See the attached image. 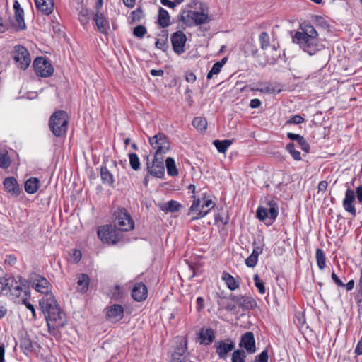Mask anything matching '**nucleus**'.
Masks as SVG:
<instances>
[{"label":"nucleus","instance_id":"f257e3e1","mask_svg":"<svg viewBox=\"0 0 362 362\" xmlns=\"http://www.w3.org/2000/svg\"><path fill=\"white\" fill-rule=\"evenodd\" d=\"M40 309L45 315L49 331L63 327L66 318L64 313L61 310L54 296L51 294L40 300Z\"/></svg>","mask_w":362,"mask_h":362},{"label":"nucleus","instance_id":"f03ea898","mask_svg":"<svg viewBox=\"0 0 362 362\" xmlns=\"http://www.w3.org/2000/svg\"><path fill=\"white\" fill-rule=\"evenodd\" d=\"M300 28L301 31L296 33L293 40L305 52L311 56L324 49V45L317 38V32L313 25H303Z\"/></svg>","mask_w":362,"mask_h":362},{"label":"nucleus","instance_id":"7ed1b4c3","mask_svg":"<svg viewBox=\"0 0 362 362\" xmlns=\"http://www.w3.org/2000/svg\"><path fill=\"white\" fill-rule=\"evenodd\" d=\"M25 282V281L19 276L0 278V293L12 300L19 298L22 294L23 296H28L29 291Z\"/></svg>","mask_w":362,"mask_h":362},{"label":"nucleus","instance_id":"20e7f679","mask_svg":"<svg viewBox=\"0 0 362 362\" xmlns=\"http://www.w3.org/2000/svg\"><path fill=\"white\" fill-rule=\"evenodd\" d=\"M192 204L189 208V212L193 215L192 220H198L206 216L216 204L209 199L206 193H203L201 197L197 198L194 195Z\"/></svg>","mask_w":362,"mask_h":362},{"label":"nucleus","instance_id":"39448f33","mask_svg":"<svg viewBox=\"0 0 362 362\" xmlns=\"http://www.w3.org/2000/svg\"><path fill=\"white\" fill-rule=\"evenodd\" d=\"M69 115L66 111H55L49 119V127L53 134L61 137L66 134L69 124Z\"/></svg>","mask_w":362,"mask_h":362},{"label":"nucleus","instance_id":"423d86ee","mask_svg":"<svg viewBox=\"0 0 362 362\" xmlns=\"http://www.w3.org/2000/svg\"><path fill=\"white\" fill-rule=\"evenodd\" d=\"M257 217L260 221H267V225H271L279 214L278 204L272 199L266 202L265 206H260L257 209Z\"/></svg>","mask_w":362,"mask_h":362},{"label":"nucleus","instance_id":"0eeeda50","mask_svg":"<svg viewBox=\"0 0 362 362\" xmlns=\"http://www.w3.org/2000/svg\"><path fill=\"white\" fill-rule=\"evenodd\" d=\"M148 141L155 156H163L170 150V141L163 133L159 132L149 137Z\"/></svg>","mask_w":362,"mask_h":362},{"label":"nucleus","instance_id":"6e6552de","mask_svg":"<svg viewBox=\"0 0 362 362\" xmlns=\"http://www.w3.org/2000/svg\"><path fill=\"white\" fill-rule=\"evenodd\" d=\"M30 286L37 292L47 296L52 294V285L49 281L42 275L33 274L29 278Z\"/></svg>","mask_w":362,"mask_h":362},{"label":"nucleus","instance_id":"1a4fd4ad","mask_svg":"<svg viewBox=\"0 0 362 362\" xmlns=\"http://www.w3.org/2000/svg\"><path fill=\"white\" fill-rule=\"evenodd\" d=\"M98 238L105 243L115 244L121 238L120 233L112 225L101 226L98 229Z\"/></svg>","mask_w":362,"mask_h":362},{"label":"nucleus","instance_id":"9d476101","mask_svg":"<svg viewBox=\"0 0 362 362\" xmlns=\"http://www.w3.org/2000/svg\"><path fill=\"white\" fill-rule=\"evenodd\" d=\"M115 227L119 231H129L134 228V223L124 209H119L114 221Z\"/></svg>","mask_w":362,"mask_h":362},{"label":"nucleus","instance_id":"9b49d317","mask_svg":"<svg viewBox=\"0 0 362 362\" xmlns=\"http://www.w3.org/2000/svg\"><path fill=\"white\" fill-rule=\"evenodd\" d=\"M182 22L187 26L198 25L209 21V16L202 12L187 11L181 16Z\"/></svg>","mask_w":362,"mask_h":362},{"label":"nucleus","instance_id":"f8f14e48","mask_svg":"<svg viewBox=\"0 0 362 362\" xmlns=\"http://www.w3.org/2000/svg\"><path fill=\"white\" fill-rule=\"evenodd\" d=\"M33 67L36 74L44 78L49 77L54 72L51 63L42 57H38L34 60Z\"/></svg>","mask_w":362,"mask_h":362},{"label":"nucleus","instance_id":"ddd939ff","mask_svg":"<svg viewBox=\"0 0 362 362\" xmlns=\"http://www.w3.org/2000/svg\"><path fill=\"white\" fill-rule=\"evenodd\" d=\"M13 59L18 66L25 70L30 64L31 59L28 49L21 45H16L14 47Z\"/></svg>","mask_w":362,"mask_h":362},{"label":"nucleus","instance_id":"4468645a","mask_svg":"<svg viewBox=\"0 0 362 362\" xmlns=\"http://www.w3.org/2000/svg\"><path fill=\"white\" fill-rule=\"evenodd\" d=\"M164 159L163 156H155L152 162L147 160V170L151 175L160 178L165 175V168L163 163Z\"/></svg>","mask_w":362,"mask_h":362},{"label":"nucleus","instance_id":"2eb2a0df","mask_svg":"<svg viewBox=\"0 0 362 362\" xmlns=\"http://www.w3.org/2000/svg\"><path fill=\"white\" fill-rule=\"evenodd\" d=\"M187 41V37L185 33L178 30L171 35V43L174 52L177 54L185 52V45Z\"/></svg>","mask_w":362,"mask_h":362},{"label":"nucleus","instance_id":"dca6fc26","mask_svg":"<svg viewBox=\"0 0 362 362\" xmlns=\"http://www.w3.org/2000/svg\"><path fill=\"white\" fill-rule=\"evenodd\" d=\"M235 346V343L230 339L218 341L216 343V352L220 358L225 359Z\"/></svg>","mask_w":362,"mask_h":362},{"label":"nucleus","instance_id":"f3484780","mask_svg":"<svg viewBox=\"0 0 362 362\" xmlns=\"http://www.w3.org/2000/svg\"><path fill=\"white\" fill-rule=\"evenodd\" d=\"M356 194L350 187H348L345 192V197L343 199L344 209L350 213L352 216L356 215V209L355 208Z\"/></svg>","mask_w":362,"mask_h":362},{"label":"nucleus","instance_id":"a211bd4d","mask_svg":"<svg viewBox=\"0 0 362 362\" xmlns=\"http://www.w3.org/2000/svg\"><path fill=\"white\" fill-rule=\"evenodd\" d=\"M239 346L245 349L249 354L256 351V345L254 334L252 332H247L241 336Z\"/></svg>","mask_w":362,"mask_h":362},{"label":"nucleus","instance_id":"6ab92c4d","mask_svg":"<svg viewBox=\"0 0 362 362\" xmlns=\"http://www.w3.org/2000/svg\"><path fill=\"white\" fill-rule=\"evenodd\" d=\"M13 10L16 21V24L14 25L15 27L18 30H25L26 28V25L24 20V11L17 0H15L13 2Z\"/></svg>","mask_w":362,"mask_h":362},{"label":"nucleus","instance_id":"aec40b11","mask_svg":"<svg viewBox=\"0 0 362 362\" xmlns=\"http://www.w3.org/2000/svg\"><path fill=\"white\" fill-rule=\"evenodd\" d=\"M124 316V308L121 305L114 304L107 308V318L111 322H118Z\"/></svg>","mask_w":362,"mask_h":362},{"label":"nucleus","instance_id":"412c9836","mask_svg":"<svg viewBox=\"0 0 362 362\" xmlns=\"http://www.w3.org/2000/svg\"><path fill=\"white\" fill-rule=\"evenodd\" d=\"M148 294V290L146 286L141 283H135L132 290V297L138 302L144 300Z\"/></svg>","mask_w":362,"mask_h":362},{"label":"nucleus","instance_id":"4be33fe9","mask_svg":"<svg viewBox=\"0 0 362 362\" xmlns=\"http://www.w3.org/2000/svg\"><path fill=\"white\" fill-rule=\"evenodd\" d=\"M231 300L241 308L252 309L255 305V300L247 296H232Z\"/></svg>","mask_w":362,"mask_h":362},{"label":"nucleus","instance_id":"5701e85b","mask_svg":"<svg viewBox=\"0 0 362 362\" xmlns=\"http://www.w3.org/2000/svg\"><path fill=\"white\" fill-rule=\"evenodd\" d=\"M94 21L95 22L98 30L100 33H107V30L110 28L109 21L103 13L100 11H95L94 13Z\"/></svg>","mask_w":362,"mask_h":362},{"label":"nucleus","instance_id":"b1692460","mask_svg":"<svg viewBox=\"0 0 362 362\" xmlns=\"http://www.w3.org/2000/svg\"><path fill=\"white\" fill-rule=\"evenodd\" d=\"M3 185L6 191L12 195L18 196L21 192L19 185L16 180L13 177L5 178Z\"/></svg>","mask_w":362,"mask_h":362},{"label":"nucleus","instance_id":"393cba45","mask_svg":"<svg viewBox=\"0 0 362 362\" xmlns=\"http://www.w3.org/2000/svg\"><path fill=\"white\" fill-rule=\"evenodd\" d=\"M37 8L45 15H49L54 10L53 0H35Z\"/></svg>","mask_w":362,"mask_h":362},{"label":"nucleus","instance_id":"a878e982","mask_svg":"<svg viewBox=\"0 0 362 362\" xmlns=\"http://www.w3.org/2000/svg\"><path fill=\"white\" fill-rule=\"evenodd\" d=\"M262 246H255L251 255L247 258H246L245 264L248 267H255L257 264L259 255L262 254Z\"/></svg>","mask_w":362,"mask_h":362},{"label":"nucleus","instance_id":"bb28decb","mask_svg":"<svg viewBox=\"0 0 362 362\" xmlns=\"http://www.w3.org/2000/svg\"><path fill=\"white\" fill-rule=\"evenodd\" d=\"M215 335L212 329L202 330L199 334L200 343L204 345H209L214 340Z\"/></svg>","mask_w":362,"mask_h":362},{"label":"nucleus","instance_id":"cd10ccee","mask_svg":"<svg viewBox=\"0 0 362 362\" xmlns=\"http://www.w3.org/2000/svg\"><path fill=\"white\" fill-rule=\"evenodd\" d=\"M100 177L103 184L112 186L115 182L112 174L105 165L100 167Z\"/></svg>","mask_w":362,"mask_h":362},{"label":"nucleus","instance_id":"c85d7f7f","mask_svg":"<svg viewBox=\"0 0 362 362\" xmlns=\"http://www.w3.org/2000/svg\"><path fill=\"white\" fill-rule=\"evenodd\" d=\"M222 280L225 281L228 288L234 291L239 288L240 284L232 275L227 272H223L221 277Z\"/></svg>","mask_w":362,"mask_h":362},{"label":"nucleus","instance_id":"c756f323","mask_svg":"<svg viewBox=\"0 0 362 362\" xmlns=\"http://www.w3.org/2000/svg\"><path fill=\"white\" fill-rule=\"evenodd\" d=\"M39 180L36 177H30L25 182V190L28 194H34L39 189Z\"/></svg>","mask_w":362,"mask_h":362},{"label":"nucleus","instance_id":"7c9ffc66","mask_svg":"<svg viewBox=\"0 0 362 362\" xmlns=\"http://www.w3.org/2000/svg\"><path fill=\"white\" fill-rule=\"evenodd\" d=\"M89 277L88 275L81 274L77 277V289L81 293H86L88 289Z\"/></svg>","mask_w":362,"mask_h":362},{"label":"nucleus","instance_id":"2f4dec72","mask_svg":"<svg viewBox=\"0 0 362 362\" xmlns=\"http://www.w3.org/2000/svg\"><path fill=\"white\" fill-rule=\"evenodd\" d=\"M20 348L24 354H28L34 350L33 344L30 339L27 337H23L20 340Z\"/></svg>","mask_w":362,"mask_h":362},{"label":"nucleus","instance_id":"473e14b6","mask_svg":"<svg viewBox=\"0 0 362 362\" xmlns=\"http://www.w3.org/2000/svg\"><path fill=\"white\" fill-rule=\"evenodd\" d=\"M158 23L162 28L168 27L170 25V16L168 12L161 7L159 8L158 11Z\"/></svg>","mask_w":362,"mask_h":362},{"label":"nucleus","instance_id":"72a5a7b5","mask_svg":"<svg viewBox=\"0 0 362 362\" xmlns=\"http://www.w3.org/2000/svg\"><path fill=\"white\" fill-rule=\"evenodd\" d=\"M213 143L219 153H225L231 145L232 141L228 139H225L223 141L216 139L214 140Z\"/></svg>","mask_w":362,"mask_h":362},{"label":"nucleus","instance_id":"f704fd0d","mask_svg":"<svg viewBox=\"0 0 362 362\" xmlns=\"http://www.w3.org/2000/svg\"><path fill=\"white\" fill-rule=\"evenodd\" d=\"M192 125L199 132H203L206 129L207 122L204 117H197L194 118Z\"/></svg>","mask_w":362,"mask_h":362},{"label":"nucleus","instance_id":"c9c22d12","mask_svg":"<svg viewBox=\"0 0 362 362\" xmlns=\"http://www.w3.org/2000/svg\"><path fill=\"white\" fill-rule=\"evenodd\" d=\"M168 174L170 176H175L178 174L175 162L173 158L168 157L165 160Z\"/></svg>","mask_w":362,"mask_h":362},{"label":"nucleus","instance_id":"e433bc0d","mask_svg":"<svg viewBox=\"0 0 362 362\" xmlns=\"http://www.w3.org/2000/svg\"><path fill=\"white\" fill-rule=\"evenodd\" d=\"M316 261L317 266L320 270L325 269L326 266V257L324 251L322 249L317 248L316 250Z\"/></svg>","mask_w":362,"mask_h":362},{"label":"nucleus","instance_id":"4c0bfd02","mask_svg":"<svg viewBox=\"0 0 362 362\" xmlns=\"http://www.w3.org/2000/svg\"><path fill=\"white\" fill-rule=\"evenodd\" d=\"M186 350V342L181 341L175 349L174 354H173V359H175V358L185 357V354Z\"/></svg>","mask_w":362,"mask_h":362},{"label":"nucleus","instance_id":"58836bf2","mask_svg":"<svg viewBox=\"0 0 362 362\" xmlns=\"http://www.w3.org/2000/svg\"><path fill=\"white\" fill-rule=\"evenodd\" d=\"M78 20L82 25H88L90 21V12L86 8H82L78 13Z\"/></svg>","mask_w":362,"mask_h":362},{"label":"nucleus","instance_id":"ea45409f","mask_svg":"<svg viewBox=\"0 0 362 362\" xmlns=\"http://www.w3.org/2000/svg\"><path fill=\"white\" fill-rule=\"evenodd\" d=\"M246 353L243 349H237L232 354L231 362H245Z\"/></svg>","mask_w":362,"mask_h":362},{"label":"nucleus","instance_id":"a19ab883","mask_svg":"<svg viewBox=\"0 0 362 362\" xmlns=\"http://www.w3.org/2000/svg\"><path fill=\"white\" fill-rule=\"evenodd\" d=\"M260 47L262 49H267L270 45V38L267 32H262L259 36Z\"/></svg>","mask_w":362,"mask_h":362},{"label":"nucleus","instance_id":"79ce46f5","mask_svg":"<svg viewBox=\"0 0 362 362\" xmlns=\"http://www.w3.org/2000/svg\"><path fill=\"white\" fill-rule=\"evenodd\" d=\"M129 164L132 168L134 170L140 169L141 163L138 156L134 153L129 154Z\"/></svg>","mask_w":362,"mask_h":362},{"label":"nucleus","instance_id":"37998d69","mask_svg":"<svg viewBox=\"0 0 362 362\" xmlns=\"http://www.w3.org/2000/svg\"><path fill=\"white\" fill-rule=\"evenodd\" d=\"M286 149L292 156L293 158L296 160H300V151L295 149V146L293 143H289L286 145Z\"/></svg>","mask_w":362,"mask_h":362},{"label":"nucleus","instance_id":"c03bdc74","mask_svg":"<svg viewBox=\"0 0 362 362\" xmlns=\"http://www.w3.org/2000/svg\"><path fill=\"white\" fill-rule=\"evenodd\" d=\"M11 164V160L7 152L0 153V168H7Z\"/></svg>","mask_w":362,"mask_h":362},{"label":"nucleus","instance_id":"a18cd8bd","mask_svg":"<svg viewBox=\"0 0 362 362\" xmlns=\"http://www.w3.org/2000/svg\"><path fill=\"white\" fill-rule=\"evenodd\" d=\"M182 207V205L177 201L170 200L165 204V209L170 212L178 211Z\"/></svg>","mask_w":362,"mask_h":362},{"label":"nucleus","instance_id":"49530a36","mask_svg":"<svg viewBox=\"0 0 362 362\" xmlns=\"http://www.w3.org/2000/svg\"><path fill=\"white\" fill-rule=\"evenodd\" d=\"M253 279L255 281V285L258 289L259 293L261 294H264L266 292L264 283L262 280H260L258 274H255Z\"/></svg>","mask_w":362,"mask_h":362},{"label":"nucleus","instance_id":"de8ad7c7","mask_svg":"<svg viewBox=\"0 0 362 362\" xmlns=\"http://www.w3.org/2000/svg\"><path fill=\"white\" fill-rule=\"evenodd\" d=\"M29 297V295L28 296H23L22 297V301H23V304L25 305V306L29 310H30L31 313H32V315H33V319H35L36 318V313H35V308L34 306L29 302V300H28V298Z\"/></svg>","mask_w":362,"mask_h":362},{"label":"nucleus","instance_id":"09e8293b","mask_svg":"<svg viewBox=\"0 0 362 362\" xmlns=\"http://www.w3.org/2000/svg\"><path fill=\"white\" fill-rule=\"evenodd\" d=\"M146 33V29L144 25H137L133 30V34L134 36L141 38Z\"/></svg>","mask_w":362,"mask_h":362},{"label":"nucleus","instance_id":"8fccbe9b","mask_svg":"<svg viewBox=\"0 0 362 362\" xmlns=\"http://www.w3.org/2000/svg\"><path fill=\"white\" fill-rule=\"evenodd\" d=\"M156 47L158 49H160L163 51H166L168 48V45L167 42V37H165L164 39H159L156 42Z\"/></svg>","mask_w":362,"mask_h":362},{"label":"nucleus","instance_id":"3c124183","mask_svg":"<svg viewBox=\"0 0 362 362\" xmlns=\"http://www.w3.org/2000/svg\"><path fill=\"white\" fill-rule=\"evenodd\" d=\"M304 121H305V119L303 117H301L300 115H294L293 117H292L289 120H288L286 122V124H300L303 123Z\"/></svg>","mask_w":362,"mask_h":362},{"label":"nucleus","instance_id":"603ef678","mask_svg":"<svg viewBox=\"0 0 362 362\" xmlns=\"http://www.w3.org/2000/svg\"><path fill=\"white\" fill-rule=\"evenodd\" d=\"M300 148L305 151V153H308L310 150V145L306 141V140L301 136V138L297 141Z\"/></svg>","mask_w":362,"mask_h":362},{"label":"nucleus","instance_id":"864d4df0","mask_svg":"<svg viewBox=\"0 0 362 362\" xmlns=\"http://www.w3.org/2000/svg\"><path fill=\"white\" fill-rule=\"evenodd\" d=\"M268 351L267 350H264L260 353L259 355L256 356L257 362H268Z\"/></svg>","mask_w":362,"mask_h":362},{"label":"nucleus","instance_id":"5fc2aeb1","mask_svg":"<svg viewBox=\"0 0 362 362\" xmlns=\"http://www.w3.org/2000/svg\"><path fill=\"white\" fill-rule=\"evenodd\" d=\"M250 90L252 91H259L261 93H272V88L269 86H265L264 88L251 87Z\"/></svg>","mask_w":362,"mask_h":362},{"label":"nucleus","instance_id":"6e6d98bb","mask_svg":"<svg viewBox=\"0 0 362 362\" xmlns=\"http://www.w3.org/2000/svg\"><path fill=\"white\" fill-rule=\"evenodd\" d=\"M219 305H221L222 308H225L228 311H233L236 308V306L234 304L230 303H224L223 301L220 302Z\"/></svg>","mask_w":362,"mask_h":362},{"label":"nucleus","instance_id":"4d7b16f0","mask_svg":"<svg viewBox=\"0 0 362 362\" xmlns=\"http://www.w3.org/2000/svg\"><path fill=\"white\" fill-rule=\"evenodd\" d=\"M332 279L338 286H344L343 281L337 276V275L332 272L331 275Z\"/></svg>","mask_w":362,"mask_h":362},{"label":"nucleus","instance_id":"13d9d810","mask_svg":"<svg viewBox=\"0 0 362 362\" xmlns=\"http://www.w3.org/2000/svg\"><path fill=\"white\" fill-rule=\"evenodd\" d=\"M262 104V102L260 100L257 98L252 99L250 103V106L251 108H258Z\"/></svg>","mask_w":362,"mask_h":362},{"label":"nucleus","instance_id":"bf43d9fd","mask_svg":"<svg viewBox=\"0 0 362 362\" xmlns=\"http://www.w3.org/2000/svg\"><path fill=\"white\" fill-rule=\"evenodd\" d=\"M221 69H222V67H221V63H220V62H216V63L213 65V66H212V68H211V71H212V73H214V74H219V72L221 71Z\"/></svg>","mask_w":362,"mask_h":362},{"label":"nucleus","instance_id":"052dcab7","mask_svg":"<svg viewBox=\"0 0 362 362\" xmlns=\"http://www.w3.org/2000/svg\"><path fill=\"white\" fill-rule=\"evenodd\" d=\"M357 356L362 355V338L358 341L354 350Z\"/></svg>","mask_w":362,"mask_h":362},{"label":"nucleus","instance_id":"680f3d73","mask_svg":"<svg viewBox=\"0 0 362 362\" xmlns=\"http://www.w3.org/2000/svg\"><path fill=\"white\" fill-rule=\"evenodd\" d=\"M328 184L326 181H321L319 182L317 189L318 192H325L327 188Z\"/></svg>","mask_w":362,"mask_h":362},{"label":"nucleus","instance_id":"e2e57ef3","mask_svg":"<svg viewBox=\"0 0 362 362\" xmlns=\"http://www.w3.org/2000/svg\"><path fill=\"white\" fill-rule=\"evenodd\" d=\"M301 136H300V134H294V133H291V132L287 133V137L293 141H298L301 138Z\"/></svg>","mask_w":362,"mask_h":362},{"label":"nucleus","instance_id":"0e129e2a","mask_svg":"<svg viewBox=\"0 0 362 362\" xmlns=\"http://www.w3.org/2000/svg\"><path fill=\"white\" fill-rule=\"evenodd\" d=\"M5 346L4 344H0V362H5Z\"/></svg>","mask_w":362,"mask_h":362},{"label":"nucleus","instance_id":"69168bd1","mask_svg":"<svg viewBox=\"0 0 362 362\" xmlns=\"http://www.w3.org/2000/svg\"><path fill=\"white\" fill-rule=\"evenodd\" d=\"M356 194L358 201L362 204V186L356 188Z\"/></svg>","mask_w":362,"mask_h":362},{"label":"nucleus","instance_id":"338daca9","mask_svg":"<svg viewBox=\"0 0 362 362\" xmlns=\"http://www.w3.org/2000/svg\"><path fill=\"white\" fill-rule=\"evenodd\" d=\"M197 310H200L204 307V300L202 297H198L197 298Z\"/></svg>","mask_w":362,"mask_h":362},{"label":"nucleus","instance_id":"774afa93","mask_svg":"<svg viewBox=\"0 0 362 362\" xmlns=\"http://www.w3.org/2000/svg\"><path fill=\"white\" fill-rule=\"evenodd\" d=\"M171 362H192L189 359L187 358V357L182 358H175V359H172Z\"/></svg>","mask_w":362,"mask_h":362}]
</instances>
